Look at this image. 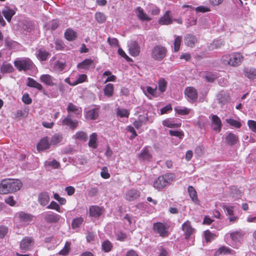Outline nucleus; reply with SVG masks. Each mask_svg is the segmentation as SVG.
I'll use <instances>...</instances> for the list:
<instances>
[{
	"mask_svg": "<svg viewBox=\"0 0 256 256\" xmlns=\"http://www.w3.org/2000/svg\"><path fill=\"white\" fill-rule=\"evenodd\" d=\"M83 222L84 219L82 217H78L74 218L72 223V228L74 229L80 227Z\"/></svg>",
	"mask_w": 256,
	"mask_h": 256,
	"instance_id": "49530a36",
	"label": "nucleus"
},
{
	"mask_svg": "<svg viewBox=\"0 0 256 256\" xmlns=\"http://www.w3.org/2000/svg\"><path fill=\"white\" fill-rule=\"evenodd\" d=\"M98 110L92 108L86 112V117L88 120H96L98 117Z\"/></svg>",
	"mask_w": 256,
	"mask_h": 256,
	"instance_id": "c85d7f7f",
	"label": "nucleus"
},
{
	"mask_svg": "<svg viewBox=\"0 0 256 256\" xmlns=\"http://www.w3.org/2000/svg\"><path fill=\"white\" fill-rule=\"evenodd\" d=\"M66 67V62L64 60H58L53 64L54 70L56 72L62 71Z\"/></svg>",
	"mask_w": 256,
	"mask_h": 256,
	"instance_id": "2f4dec72",
	"label": "nucleus"
},
{
	"mask_svg": "<svg viewBox=\"0 0 256 256\" xmlns=\"http://www.w3.org/2000/svg\"><path fill=\"white\" fill-rule=\"evenodd\" d=\"M50 143L48 142V137L42 138L37 144V149L38 151L44 150L50 148Z\"/></svg>",
	"mask_w": 256,
	"mask_h": 256,
	"instance_id": "a211bd4d",
	"label": "nucleus"
},
{
	"mask_svg": "<svg viewBox=\"0 0 256 256\" xmlns=\"http://www.w3.org/2000/svg\"><path fill=\"white\" fill-rule=\"evenodd\" d=\"M62 124L68 126L72 129H74L78 126V122L72 120L68 116L62 120Z\"/></svg>",
	"mask_w": 256,
	"mask_h": 256,
	"instance_id": "7c9ffc66",
	"label": "nucleus"
},
{
	"mask_svg": "<svg viewBox=\"0 0 256 256\" xmlns=\"http://www.w3.org/2000/svg\"><path fill=\"white\" fill-rule=\"evenodd\" d=\"M8 228L4 225H0V239L4 238L6 234L8 233Z\"/></svg>",
	"mask_w": 256,
	"mask_h": 256,
	"instance_id": "680f3d73",
	"label": "nucleus"
},
{
	"mask_svg": "<svg viewBox=\"0 0 256 256\" xmlns=\"http://www.w3.org/2000/svg\"><path fill=\"white\" fill-rule=\"evenodd\" d=\"M34 244V240L31 237L26 236L20 242V248L24 252L30 250Z\"/></svg>",
	"mask_w": 256,
	"mask_h": 256,
	"instance_id": "6e6552de",
	"label": "nucleus"
},
{
	"mask_svg": "<svg viewBox=\"0 0 256 256\" xmlns=\"http://www.w3.org/2000/svg\"><path fill=\"white\" fill-rule=\"evenodd\" d=\"M38 201L43 206H46L50 201V196L47 192H41L38 196Z\"/></svg>",
	"mask_w": 256,
	"mask_h": 256,
	"instance_id": "4be33fe9",
	"label": "nucleus"
},
{
	"mask_svg": "<svg viewBox=\"0 0 256 256\" xmlns=\"http://www.w3.org/2000/svg\"><path fill=\"white\" fill-rule=\"evenodd\" d=\"M62 138V136L61 134H56L53 135L50 140V144L56 145L60 143Z\"/></svg>",
	"mask_w": 256,
	"mask_h": 256,
	"instance_id": "79ce46f5",
	"label": "nucleus"
},
{
	"mask_svg": "<svg viewBox=\"0 0 256 256\" xmlns=\"http://www.w3.org/2000/svg\"><path fill=\"white\" fill-rule=\"evenodd\" d=\"M40 80L48 86H54L56 84L57 80L52 76L48 74H43L40 77Z\"/></svg>",
	"mask_w": 256,
	"mask_h": 256,
	"instance_id": "1a4fd4ad",
	"label": "nucleus"
},
{
	"mask_svg": "<svg viewBox=\"0 0 256 256\" xmlns=\"http://www.w3.org/2000/svg\"><path fill=\"white\" fill-rule=\"evenodd\" d=\"M73 138L75 139L86 140L87 138L86 134L83 132H79L74 135Z\"/></svg>",
	"mask_w": 256,
	"mask_h": 256,
	"instance_id": "13d9d810",
	"label": "nucleus"
},
{
	"mask_svg": "<svg viewBox=\"0 0 256 256\" xmlns=\"http://www.w3.org/2000/svg\"><path fill=\"white\" fill-rule=\"evenodd\" d=\"M55 48L56 50H60L64 48V44L61 40H56L55 42Z\"/></svg>",
	"mask_w": 256,
	"mask_h": 256,
	"instance_id": "338daca9",
	"label": "nucleus"
},
{
	"mask_svg": "<svg viewBox=\"0 0 256 256\" xmlns=\"http://www.w3.org/2000/svg\"><path fill=\"white\" fill-rule=\"evenodd\" d=\"M88 146L92 148H96L98 146L97 134L95 132L92 133L90 136Z\"/></svg>",
	"mask_w": 256,
	"mask_h": 256,
	"instance_id": "c9c22d12",
	"label": "nucleus"
},
{
	"mask_svg": "<svg viewBox=\"0 0 256 256\" xmlns=\"http://www.w3.org/2000/svg\"><path fill=\"white\" fill-rule=\"evenodd\" d=\"M44 218L48 222L56 223L58 222L61 216L57 214L49 212L42 214Z\"/></svg>",
	"mask_w": 256,
	"mask_h": 256,
	"instance_id": "9d476101",
	"label": "nucleus"
},
{
	"mask_svg": "<svg viewBox=\"0 0 256 256\" xmlns=\"http://www.w3.org/2000/svg\"><path fill=\"white\" fill-rule=\"evenodd\" d=\"M162 124L164 126L170 128H178L181 125L180 122H176L172 118H167L162 120Z\"/></svg>",
	"mask_w": 256,
	"mask_h": 256,
	"instance_id": "5701e85b",
	"label": "nucleus"
},
{
	"mask_svg": "<svg viewBox=\"0 0 256 256\" xmlns=\"http://www.w3.org/2000/svg\"><path fill=\"white\" fill-rule=\"evenodd\" d=\"M114 85L112 84H106L104 88V92L105 96L108 97L112 96L114 94Z\"/></svg>",
	"mask_w": 256,
	"mask_h": 256,
	"instance_id": "58836bf2",
	"label": "nucleus"
},
{
	"mask_svg": "<svg viewBox=\"0 0 256 256\" xmlns=\"http://www.w3.org/2000/svg\"><path fill=\"white\" fill-rule=\"evenodd\" d=\"M169 133L172 136L178 137L180 139H182L184 136V134L182 130H170Z\"/></svg>",
	"mask_w": 256,
	"mask_h": 256,
	"instance_id": "4d7b16f0",
	"label": "nucleus"
},
{
	"mask_svg": "<svg viewBox=\"0 0 256 256\" xmlns=\"http://www.w3.org/2000/svg\"><path fill=\"white\" fill-rule=\"evenodd\" d=\"M22 186V182L18 179H3L0 182V194H7L16 192L20 190Z\"/></svg>",
	"mask_w": 256,
	"mask_h": 256,
	"instance_id": "f257e3e1",
	"label": "nucleus"
},
{
	"mask_svg": "<svg viewBox=\"0 0 256 256\" xmlns=\"http://www.w3.org/2000/svg\"><path fill=\"white\" fill-rule=\"evenodd\" d=\"M86 79H87V76L86 74H81L78 76L76 80H74V82H75V83H76V85H77L79 84H81V83L86 81Z\"/></svg>",
	"mask_w": 256,
	"mask_h": 256,
	"instance_id": "0e129e2a",
	"label": "nucleus"
},
{
	"mask_svg": "<svg viewBox=\"0 0 256 256\" xmlns=\"http://www.w3.org/2000/svg\"><path fill=\"white\" fill-rule=\"evenodd\" d=\"M77 67L80 69L88 70L90 68H94V61L90 59H86L81 62L79 63Z\"/></svg>",
	"mask_w": 256,
	"mask_h": 256,
	"instance_id": "4468645a",
	"label": "nucleus"
},
{
	"mask_svg": "<svg viewBox=\"0 0 256 256\" xmlns=\"http://www.w3.org/2000/svg\"><path fill=\"white\" fill-rule=\"evenodd\" d=\"M172 22V19L170 16V12L168 10L166 11L158 20V22L160 24H171Z\"/></svg>",
	"mask_w": 256,
	"mask_h": 256,
	"instance_id": "b1692460",
	"label": "nucleus"
},
{
	"mask_svg": "<svg viewBox=\"0 0 256 256\" xmlns=\"http://www.w3.org/2000/svg\"><path fill=\"white\" fill-rule=\"evenodd\" d=\"M20 222L24 226H26L34 223L36 220V217L32 214L20 212L18 213Z\"/></svg>",
	"mask_w": 256,
	"mask_h": 256,
	"instance_id": "39448f33",
	"label": "nucleus"
},
{
	"mask_svg": "<svg viewBox=\"0 0 256 256\" xmlns=\"http://www.w3.org/2000/svg\"><path fill=\"white\" fill-rule=\"evenodd\" d=\"M226 140L228 144L230 145H233L238 142V138L234 134L230 132L226 135Z\"/></svg>",
	"mask_w": 256,
	"mask_h": 256,
	"instance_id": "4c0bfd02",
	"label": "nucleus"
},
{
	"mask_svg": "<svg viewBox=\"0 0 256 256\" xmlns=\"http://www.w3.org/2000/svg\"><path fill=\"white\" fill-rule=\"evenodd\" d=\"M143 92L146 96L150 94L153 97L156 98L160 96V94L157 91L156 86H155L154 88H152L150 86H146V88H144Z\"/></svg>",
	"mask_w": 256,
	"mask_h": 256,
	"instance_id": "6ab92c4d",
	"label": "nucleus"
},
{
	"mask_svg": "<svg viewBox=\"0 0 256 256\" xmlns=\"http://www.w3.org/2000/svg\"><path fill=\"white\" fill-rule=\"evenodd\" d=\"M140 196V192L136 190L132 189L129 190L126 194V198L129 201L133 200Z\"/></svg>",
	"mask_w": 256,
	"mask_h": 256,
	"instance_id": "bb28decb",
	"label": "nucleus"
},
{
	"mask_svg": "<svg viewBox=\"0 0 256 256\" xmlns=\"http://www.w3.org/2000/svg\"><path fill=\"white\" fill-rule=\"evenodd\" d=\"M116 114L118 117L128 118L130 115V111L126 108L118 107L116 110Z\"/></svg>",
	"mask_w": 256,
	"mask_h": 256,
	"instance_id": "e433bc0d",
	"label": "nucleus"
},
{
	"mask_svg": "<svg viewBox=\"0 0 256 256\" xmlns=\"http://www.w3.org/2000/svg\"><path fill=\"white\" fill-rule=\"evenodd\" d=\"M181 42L182 38L180 36H177L175 38L174 42V52H177L180 50Z\"/></svg>",
	"mask_w": 256,
	"mask_h": 256,
	"instance_id": "3c124183",
	"label": "nucleus"
},
{
	"mask_svg": "<svg viewBox=\"0 0 256 256\" xmlns=\"http://www.w3.org/2000/svg\"><path fill=\"white\" fill-rule=\"evenodd\" d=\"M138 119L141 123H142V124H146L148 122H153V120L152 118L150 120H149L146 114L140 115Z\"/></svg>",
	"mask_w": 256,
	"mask_h": 256,
	"instance_id": "864d4df0",
	"label": "nucleus"
},
{
	"mask_svg": "<svg viewBox=\"0 0 256 256\" xmlns=\"http://www.w3.org/2000/svg\"><path fill=\"white\" fill-rule=\"evenodd\" d=\"M182 230L184 232L186 239H188L194 232V229L192 228L190 222L188 221H186L182 224Z\"/></svg>",
	"mask_w": 256,
	"mask_h": 256,
	"instance_id": "dca6fc26",
	"label": "nucleus"
},
{
	"mask_svg": "<svg viewBox=\"0 0 256 256\" xmlns=\"http://www.w3.org/2000/svg\"><path fill=\"white\" fill-rule=\"evenodd\" d=\"M162 176L166 186L170 184L175 178V175L172 173L166 174Z\"/></svg>",
	"mask_w": 256,
	"mask_h": 256,
	"instance_id": "c03bdc74",
	"label": "nucleus"
},
{
	"mask_svg": "<svg viewBox=\"0 0 256 256\" xmlns=\"http://www.w3.org/2000/svg\"><path fill=\"white\" fill-rule=\"evenodd\" d=\"M50 54L48 52L44 49H40L38 51L37 58L41 61H46L47 60Z\"/></svg>",
	"mask_w": 256,
	"mask_h": 256,
	"instance_id": "ea45409f",
	"label": "nucleus"
},
{
	"mask_svg": "<svg viewBox=\"0 0 256 256\" xmlns=\"http://www.w3.org/2000/svg\"><path fill=\"white\" fill-rule=\"evenodd\" d=\"M90 214L92 216L98 218L103 212V209L96 206H92L90 208Z\"/></svg>",
	"mask_w": 256,
	"mask_h": 256,
	"instance_id": "412c9836",
	"label": "nucleus"
},
{
	"mask_svg": "<svg viewBox=\"0 0 256 256\" xmlns=\"http://www.w3.org/2000/svg\"><path fill=\"white\" fill-rule=\"evenodd\" d=\"M244 76L250 79L256 78V69L254 68H246L244 70Z\"/></svg>",
	"mask_w": 256,
	"mask_h": 256,
	"instance_id": "cd10ccee",
	"label": "nucleus"
},
{
	"mask_svg": "<svg viewBox=\"0 0 256 256\" xmlns=\"http://www.w3.org/2000/svg\"><path fill=\"white\" fill-rule=\"evenodd\" d=\"M2 14L8 22H10L12 17L16 14L14 10L10 8L8 6H6L2 10Z\"/></svg>",
	"mask_w": 256,
	"mask_h": 256,
	"instance_id": "aec40b11",
	"label": "nucleus"
},
{
	"mask_svg": "<svg viewBox=\"0 0 256 256\" xmlns=\"http://www.w3.org/2000/svg\"><path fill=\"white\" fill-rule=\"evenodd\" d=\"M102 250L105 252H109L112 248V244L108 240H105L102 244Z\"/></svg>",
	"mask_w": 256,
	"mask_h": 256,
	"instance_id": "6e6d98bb",
	"label": "nucleus"
},
{
	"mask_svg": "<svg viewBox=\"0 0 256 256\" xmlns=\"http://www.w3.org/2000/svg\"><path fill=\"white\" fill-rule=\"evenodd\" d=\"M188 191L189 194L192 200L196 203L198 202L196 192L195 189L192 186H189L188 188Z\"/></svg>",
	"mask_w": 256,
	"mask_h": 256,
	"instance_id": "a19ab883",
	"label": "nucleus"
},
{
	"mask_svg": "<svg viewBox=\"0 0 256 256\" xmlns=\"http://www.w3.org/2000/svg\"><path fill=\"white\" fill-rule=\"evenodd\" d=\"M70 242H66L65 244L64 248L60 251L59 254L63 256L68 254L70 250Z\"/></svg>",
	"mask_w": 256,
	"mask_h": 256,
	"instance_id": "603ef678",
	"label": "nucleus"
},
{
	"mask_svg": "<svg viewBox=\"0 0 256 256\" xmlns=\"http://www.w3.org/2000/svg\"><path fill=\"white\" fill-rule=\"evenodd\" d=\"M138 158L142 160L150 161L152 158L151 148L149 147H144L138 154Z\"/></svg>",
	"mask_w": 256,
	"mask_h": 256,
	"instance_id": "ddd939ff",
	"label": "nucleus"
},
{
	"mask_svg": "<svg viewBox=\"0 0 256 256\" xmlns=\"http://www.w3.org/2000/svg\"><path fill=\"white\" fill-rule=\"evenodd\" d=\"M27 86L29 87L36 88L39 90H43L42 85L31 78H28Z\"/></svg>",
	"mask_w": 256,
	"mask_h": 256,
	"instance_id": "c756f323",
	"label": "nucleus"
},
{
	"mask_svg": "<svg viewBox=\"0 0 256 256\" xmlns=\"http://www.w3.org/2000/svg\"><path fill=\"white\" fill-rule=\"evenodd\" d=\"M153 230L154 232L159 234L160 236L166 237L168 236V228L162 222H158L154 224Z\"/></svg>",
	"mask_w": 256,
	"mask_h": 256,
	"instance_id": "0eeeda50",
	"label": "nucleus"
},
{
	"mask_svg": "<svg viewBox=\"0 0 256 256\" xmlns=\"http://www.w3.org/2000/svg\"><path fill=\"white\" fill-rule=\"evenodd\" d=\"M243 60V56L239 52H232L229 54L224 55L220 59L223 65L232 66H240Z\"/></svg>",
	"mask_w": 256,
	"mask_h": 256,
	"instance_id": "f03ea898",
	"label": "nucleus"
},
{
	"mask_svg": "<svg viewBox=\"0 0 256 256\" xmlns=\"http://www.w3.org/2000/svg\"><path fill=\"white\" fill-rule=\"evenodd\" d=\"M212 124L214 130L220 132L221 130L222 124L220 119L215 114L211 115Z\"/></svg>",
	"mask_w": 256,
	"mask_h": 256,
	"instance_id": "2eb2a0df",
	"label": "nucleus"
},
{
	"mask_svg": "<svg viewBox=\"0 0 256 256\" xmlns=\"http://www.w3.org/2000/svg\"><path fill=\"white\" fill-rule=\"evenodd\" d=\"M184 42L188 46L192 48L197 42V39L193 35L188 34L184 38Z\"/></svg>",
	"mask_w": 256,
	"mask_h": 256,
	"instance_id": "393cba45",
	"label": "nucleus"
},
{
	"mask_svg": "<svg viewBox=\"0 0 256 256\" xmlns=\"http://www.w3.org/2000/svg\"><path fill=\"white\" fill-rule=\"evenodd\" d=\"M167 52L166 48L160 45L154 46L152 50V58L157 61L162 60L166 56Z\"/></svg>",
	"mask_w": 256,
	"mask_h": 256,
	"instance_id": "7ed1b4c3",
	"label": "nucleus"
},
{
	"mask_svg": "<svg viewBox=\"0 0 256 256\" xmlns=\"http://www.w3.org/2000/svg\"><path fill=\"white\" fill-rule=\"evenodd\" d=\"M47 208L54 210L58 212H62V209H61L60 207V206L58 205V204H57L54 201L51 202L50 204L48 206Z\"/></svg>",
	"mask_w": 256,
	"mask_h": 256,
	"instance_id": "09e8293b",
	"label": "nucleus"
},
{
	"mask_svg": "<svg viewBox=\"0 0 256 256\" xmlns=\"http://www.w3.org/2000/svg\"><path fill=\"white\" fill-rule=\"evenodd\" d=\"M250 128L254 132H256V122L253 120H249L248 122Z\"/></svg>",
	"mask_w": 256,
	"mask_h": 256,
	"instance_id": "774afa93",
	"label": "nucleus"
},
{
	"mask_svg": "<svg viewBox=\"0 0 256 256\" xmlns=\"http://www.w3.org/2000/svg\"><path fill=\"white\" fill-rule=\"evenodd\" d=\"M101 176L105 179L108 178L110 177V174L108 172V170L106 167L104 166L102 168L100 172Z\"/></svg>",
	"mask_w": 256,
	"mask_h": 256,
	"instance_id": "69168bd1",
	"label": "nucleus"
},
{
	"mask_svg": "<svg viewBox=\"0 0 256 256\" xmlns=\"http://www.w3.org/2000/svg\"><path fill=\"white\" fill-rule=\"evenodd\" d=\"M184 94L187 100L190 102H195L198 96L196 90L193 87H187L184 90Z\"/></svg>",
	"mask_w": 256,
	"mask_h": 256,
	"instance_id": "423d86ee",
	"label": "nucleus"
},
{
	"mask_svg": "<svg viewBox=\"0 0 256 256\" xmlns=\"http://www.w3.org/2000/svg\"><path fill=\"white\" fill-rule=\"evenodd\" d=\"M175 110L178 114L185 115L190 112V109L186 108H176Z\"/></svg>",
	"mask_w": 256,
	"mask_h": 256,
	"instance_id": "bf43d9fd",
	"label": "nucleus"
},
{
	"mask_svg": "<svg viewBox=\"0 0 256 256\" xmlns=\"http://www.w3.org/2000/svg\"><path fill=\"white\" fill-rule=\"evenodd\" d=\"M95 18L96 20L100 23H103L106 20L105 15L103 13L100 12H97L96 13Z\"/></svg>",
	"mask_w": 256,
	"mask_h": 256,
	"instance_id": "5fc2aeb1",
	"label": "nucleus"
},
{
	"mask_svg": "<svg viewBox=\"0 0 256 256\" xmlns=\"http://www.w3.org/2000/svg\"><path fill=\"white\" fill-rule=\"evenodd\" d=\"M226 122L232 126H234L236 128H240L242 124L241 123L234 119L227 118L226 120Z\"/></svg>",
	"mask_w": 256,
	"mask_h": 256,
	"instance_id": "de8ad7c7",
	"label": "nucleus"
},
{
	"mask_svg": "<svg viewBox=\"0 0 256 256\" xmlns=\"http://www.w3.org/2000/svg\"><path fill=\"white\" fill-rule=\"evenodd\" d=\"M147 11L151 16H154L158 15L160 14V10L157 6L151 5L147 9Z\"/></svg>",
	"mask_w": 256,
	"mask_h": 256,
	"instance_id": "a18cd8bd",
	"label": "nucleus"
},
{
	"mask_svg": "<svg viewBox=\"0 0 256 256\" xmlns=\"http://www.w3.org/2000/svg\"><path fill=\"white\" fill-rule=\"evenodd\" d=\"M67 110L68 113L70 112H73L76 114H78L80 110H79L78 107L75 105H74L72 103H70L67 108Z\"/></svg>",
	"mask_w": 256,
	"mask_h": 256,
	"instance_id": "8fccbe9b",
	"label": "nucleus"
},
{
	"mask_svg": "<svg viewBox=\"0 0 256 256\" xmlns=\"http://www.w3.org/2000/svg\"><path fill=\"white\" fill-rule=\"evenodd\" d=\"M244 234L241 231H235L230 234L232 240L236 242H240L244 236Z\"/></svg>",
	"mask_w": 256,
	"mask_h": 256,
	"instance_id": "72a5a7b5",
	"label": "nucleus"
},
{
	"mask_svg": "<svg viewBox=\"0 0 256 256\" xmlns=\"http://www.w3.org/2000/svg\"><path fill=\"white\" fill-rule=\"evenodd\" d=\"M216 100L218 103L224 104L229 100V95L224 91H220L216 95Z\"/></svg>",
	"mask_w": 256,
	"mask_h": 256,
	"instance_id": "f3484780",
	"label": "nucleus"
},
{
	"mask_svg": "<svg viewBox=\"0 0 256 256\" xmlns=\"http://www.w3.org/2000/svg\"><path fill=\"white\" fill-rule=\"evenodd\" d=\"M166 186L162 176H159L154 182V187L157 190H161Z\"/></svg>",
	"mask_w": 256,
	"mask_h": 256,
	"instance_id": "f704fd0d",
	"label": "nucleus"
},
{
	"mask_svg": "<svg viewBox=\"0 0 256 256\" xmlns=\"http://www.w3.org/2000/svg\"><path fill=\"white\" fill-rule=\"evenodd\" d=\"M134 12L138 18L142 22H149L152 20V18L146 14L140 6L136 8Z\"/></svg>",
	"mask_w": 256,
	"mask_h": 256,
	"instance_id": "f8f14e48",
	"label": "nucleus"
},
{
	"mask_svg": "<svg viewBox=\"0 0 256 256\" xmlns=\"http://www.w3.org/2000/svg\"><path fill=\"white\" fill-rule=\"evenodd\" d=\"M234 250L230 249L228 247L222 246L219 248L216 251V256L228 254H234Z\"/></svg>",
	"mask_w": 256,
	"mask_h": 256,
	"instance_id": "a878e982",
	"label": "nucleus"
},
{
	"mask_svg": "<svg viewBox=\"0 0 256 256\" xmlns=\"http://www.w3.org/2000/svg\"><path fill=\"white\" fill-rule=\"evenodd\" d=\"M218 77L216 72L209 73L206 76V79L208 82H213Z\"/></svg>",
	"mask_w": 256,
	"mask_h": 256,
	"instance_id": "052dcab7",
	"label": "nucleus"
},
{
	"mask_svg": "<svg viewBox=\"0 0 256 256\" xmlns=\"http://www.w3.org/2000/svg\"><path fill=\"white\" fill-rule=\"evenodd\" d=\"M14 66L20 70L26 71L32 68L34 64L28 58H20L14 62Z\"/></svg>",
	"mask_w": 256,
	"mask_h": 256,
	"instance_id": "20e7f679",
	"label": "nucleus"
},
{
	"mask_svg": "<svg viewBox=\"0 0 256 256\" xmlns=\"http://www.w3.org/2000/svg\"><path fill=\"white\" fill-rule=\"evenodd\" d=\"M158 90L161 93L164 92L167 88V82L164 78H161L158 82Z\"/></svg>",
	"mask_w": 256,
	"mask_h": 256,
	"instance_id": "37998d69",
	"label": "nucleus"
},
{
	"mask_svg": "<svg viewBox=\"0 0 256 256\" xmlns=\"http://www.w3.org/2000/svg\"><path fill=\"white\" fill-rule=\"evenodd\" d=\"M46 164L51 166L54 168H57L60 166V163L55 160L46 162Z\"/></svg>",
	"mask_w": 256,
	"mask_h": 256,
	"instance_id": "e2e57ef3",
	"label": "nucleus"
},
{
	"mask_svg": "<svg viewBox=\"0 0 256 256\" xmlns=\"http://www.w3.org/2000/svg\"><path fill=\"white\" fill-rule=\"evenodd\" d=\"M129 52L133 56H138L140 53V48L138 44L134 40H130L128 42Z\"/></svg>",
	"mask_w": 256,
	"mask_h": 256,
	"instance_id": "9b49d317",
	"label": "nucleus"
},
{
	"mask_svg": "<svg viewBox=\"0 0 256 256\" xmlns=\"http://www.w3.org/2000/svg\"><path fill=\"white\" fill-rule=\"evenodd\" d=\"M0 70L2 74L10 73L13 72L14 68L10 64L4 62L1 66Z\"/></svg>",
	"mask_w": 256,
	"mask_h": 256,
	"instance_id": "473e14b6",
	"label": "nucleus"
}]
</instances>
